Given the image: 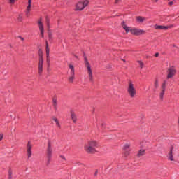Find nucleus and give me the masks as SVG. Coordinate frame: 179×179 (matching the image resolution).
<instances>
[{
	"label": "nucleus",
	"mask_w": 179,
	"mask_h": 179,
	"mask_svg": "<svg viewBox=\"0 0 179 179\" xmlns=\"http://www.w3.org/2000/svg\"><path fill=\"white\" fill-rule=\"evenodd\" d=\"M127 93L131 98H134L136 95V89L132 82H129L127 87Z\"/></svg>",
	"instance_id": "3"
},
{
	"label": "nucleus",
	"mask_w": 179,
	"mask_h": 179,
	"mask_svg": "<svg viewBox=\"0 0 179 179\" xmlns=\"http://www.w3.org/2000/svg\"><path fill=\"white\" fill-rule=\"evenodd\" d=\"M166 81L164 80V83H162L161 87V90H166Z\"/></svg>",
	"instance_id": "22"
},
{
	"label": "nucleus",
	"mask_w": 179,
	"mask_h": 179,
	"mask_svg": "<svg viewBox=\"0 0 179 179\" xmlns=\"http://www.w3.org/2000/svg\"><path fill=\"white\" fill-rule=\"evenodd\" d=\"M31 0H28V6L27 7V13H30L31 10Z\"/></svg>",
	"instance_id": "17"
},
{
	"label": "nucleus",
	"mask_w": 179,
	"mask_h": 179,
	"mask_svg": "<svg viewBox=\"0 0 179 179\" xmlns=\"http://www.w3.org/2000/svg\"><path fill=\"white\" fill-rule=\"evenodd\" d=\"M125 148H129V144H126L125 145Z\"/></svg>",
	"instance_id": "36"
},
{
	"label": "nucleus",
	"mask_w": 179,
	"mask_h": 179,
	"mask_svg": "<svg viewBox=\"0 0 179 179\" xmlns=\"http://www.w3.org/2000/svg\"><path fill=\"white\" fill-rule=\"evenodd\" d=\"M18 21L19 22H22V14H20L19 15H18Z\"/></svg>",
	"instance_id": "27"
},
{
	"label": "nucleus",
	"mask_w": 179,
	"mask_h": 179,
	"mask_svg": "<svg viewBox=\"0 0 179 179\" xmlns=\"http://www.w3.org/2000/svg\"><path fill=\"white\" fill-rule=\"evenodd\" d=\"M3 139V134H0V141Z\"/></svg>",
	"instance_id": "30"
},
{
	"label": "nucleus",
	"mask_w": 179,
	"mask_h": 179,
	"mask_svg": "<svg viewBox=\"0 0 179 179\" xmlns=\"http://www.w3.org/2000/svg\"><path fill=\"white\" fill-rule=\"evenodd\" d=\"M46 55H47V58H48V57H50V48H48V41H46Z\"/></svg>",
	"instance_id": "19"
},
{
	"label": "nucleus",
	"mask_w": 179,
	"mask_h": 179,
	"mask_svg": "<svg viewBox=\"0 0 179 179\" xmlns=\"http://www.w3.org/2000/svg\"><path fill=\"white\" fill-rule=\"evenodd\" d=\"M178 124H179V118H178Z\"/></svg>",
	"instance_id": "44"
},
{
	"label": "nucleus",
	"mask_w": 179,
	"mask_h": 179,
	"mask_svg": "<svg viewBox=\"0 0 179 179\" xmlns=\"http://www.w3.org/2000/svg\"><path fill=\"white\" fill-rule=\"evenodd\" d=\"M60 157H61V159H64V160H66L65 157H63V155H60Z\"/></svg>",
	"instance_id": "33"
},
{
	"label": "nucleus",
	"mask_w": 179,
	"mask_h": 179,
	"mask_svg": "<svg viewBox=\"0 0 179 179\" xmlns=\"http://www.w3.org/2000/svg\"><path fill=\"white\" fill-rule=\"evenodd\" d=\"M138 63L139 64L140 68L143 69L144 67V63L141 61H138Z\"/></svg>",
	"instance_id": "24"
},
{
	"label": "nucleus",
	"mask_w": 179,
	"mask_h": 179,
	"mask_svg": "<svg viewBox=\"0 0 179 179\" xmlns=\"http://www.w3.org/2000/svg\"><path fill=\"white\" fill-rule=\"evenodd\" d=\"M27 151L28 158H30L31 157V145L30 144V142H28Z\"/></svg>",
	"instance_id": "10"
},
{
	"label": "nucleus",
	"mask_w": 179,
	"mask_h": 179,
	"mask_svg": "<svg viewBox=\"0 0 179 179\" xmlns=\"http://www.w3.org/2000/svg\"><path fill=\"white\" fill-rule=\"evenodd\" d=\"M53 120L55 121V122H56V127H57L58 128L60 129L61 128V124H60L58 119L56 118V117H53Z\"/></svg>",
	"instance_id": "18"
},
{
	"label": "nucleus",
	"mask_w": 179,
	"mask_h": 179,
	"mask_svg": "<svg viewBox=\"0 0 179 179\" xmlns=\"http://www.w3.org/2000/svg\"><path fill=\"white\" fill-rule=\"evenodd\" d=\"M97 173H98V171H96L95 172V173H94V176H96Z\"/></svg>",
	"instance_id": "39"
},
{
	"label": "nucleus",
	"mask_w": 179,
	"mask_h": 179,
	"mask_svg": "<svg viewBox=\"0 0 179 179\" xmlns=\"http://www.w3.org/2000/svg\"><path fill=\"white\" fill-rule=\"evenodd\" d=\"M136 21L139 23H143L145 21H146V18L145 17H136Z\"/></svg>",
	"instance_id": "14"
},
{
	"label": "nucleus",
	"mask_w": 179,
	"mask_h": 179,
	"mask_svg": "<svg viewBox=\"0 0 179 179\" xmlns=\"http://www.w3.org/2000/svg\"><path fill=\"white\" fill-rule=\"evenodd\" d=\"M154 1V2H155V3H157L158 1H159V0H153Z\"/></svg>",
	"instance_id": "40"
},
{
	"label": "nucleus",
	"mask_w": 179,
	"mask_h": 179,
	"mask_svg": "<svg viewBox=\"0 0 179 179\" xmlns=\"http://www.w3.org/2000/svg\"><path fill=\"white\" fill-rule=\"evenodd\" d=\"M155 29H158V30H164V31L168 30V27H166V26L155 25Z\"/></svg>",
	"instance_id": "13"
},
{
	"label": "nucleus",
	"mask_w": 179,
	"mask_h": 179,
	"mask_svg": "<svg viewBox=\"0 0 179 179\" xmlns=\"http://www.w3.org/2000/svg\"><path fill=\"white\" fill-rule=\"evenodd\" d=\"M26 15H27V17H29V12H28V10H26Z\"/></svg>",
	"instance_id": "34"
},
{
	"label": "nucleus",
	"mask_w": 179,
	"mask_h": 179,
	"mask_svg": "<svg viewBox=\"0 0 179 179\" xmlns=\"http://www.w3.org/2000/svg\"><path fill=\"white\" fill-rule=\"evenodd\" d=\"M155 57H159V52L155 53Z\"/></svg>",
	"instance_id": "35"
},
{
	"label": "nucleus",
	"mask_w": 179,
	"mask_h": 179,
	"mask_svg": "<svg viewBox=\"0 0 179 179\" xmlns=\"http://www.w3.org/2000/svg\"><path fill=\"white\" fill-rule=\"evenodd\" d=\"M76 10H83L85 9V6L82 1H79L76 6Z\"/></svg>",
	"instance_id": "8"
},
{
	"label": "nucleus",
	"mask_w": 179,
	"mask_h": 179,
	"mask_svg": "<svg viewBox=\"0 0 179 179\" xmlns=\"http://www.w3.org/2000/svg\"><path fill=\"white\" fill-rule=\"evenodd\" d=\"M50 38H51V36L50 35Z\"/></svg>",
	"instance_id": "45"
},
{
	"label": "nucleus",
	"mask_w": 179,
	"mask_h": 179,
	"mask_svg": "<svg viewBox=\"0 0 179 179\" xmlns=\"http://www.w3.org/2000/svg\"><path fill=\"white\" fill-rule=\"evenodd\" d=\"M47 62H48V64L50 66V56L47 57Z\"/></svg>",
	"instance_id": "29"
},
{
	"label": "nucleus",
	"mask_w": 179,
	"mask_h": 179,
	"mask_svg": "<svg viewBox=\"0 0 179 179\" xmlns=\"http://www.w3.org/2000/svg\"><path fill=\"white\" fill-rule=\"evenodd\" d=\"M38 27H39V29L41 31V34L43 35V34L44 33V28H43V24L41 22V20H40V21H38Z\"/></svg>",
	"instance_id": "12"
},
{
	"label": "nucleus",
	"mask_w": 179,
	"mask_h": 179,
	"mask_svg": "<svg viewBox=\"0 0 179 179\" xmlns=\"http://www.w3.org/2000/svg\"><path fill=\"white\" fill-rule=\"evenodd\" d=\"M9 3H10V4H15V0H9Z\"/></svg>",
	"instance_id": "28"
},
{
	"label": "nucleus",
	"mask_w": 179,
	"mask_h": 179,
	"mask_svg": "<svg viewBox=\"0 0 179 179\" xmlns=\"http://www.w3.org/2000/svg\"><path fill=\"white\" fill-rule=\"evenodd\" d=\"M69 68L71 70V71H70V76L69 77L68 80L70 83H73V80L76 78V77H75V66L73 64H69Z\"/></svg>",
	"instance_id": "5"
},
{
	"label": "nucleus",
	"mask_w": 179,
	"mask_h": 179,
	"mask_svg": "<svg viewBox=\"0 0 179 179\" xmlns=\"http://www.w3.org/2000/svg\"><path fill=\"white\" fill-rule=\"evenodd\" d=\"M167 79L172 78L176 73V70L173 66L170 67L167 70Z\"/></svg>",
	"instance_id": "7"
},
{
	"label": "nucleus",
	"mask_w": 179,
	"mask_h": 179,
	"mask_svg": "<svg viewBox=\"0 0 179 179\" xmlns=\"http://www.w3.org/2000/svg\"><path fill=\"white\" fill-rule=\"evenodd\" d=\"M145 150L141 149L139 150L137 156H138V157H141L145 155Z\"/></svg>",
	"instance_id": "16"
},
{
	"label": "nucleus",
	"mask_w": 179,
	"mask_h": 179,
	"mask_svg": "<svg viewBox=\"0 0 179 179\" xmlns=\"http://www.w3.org/2000/svg\"><path fill=\"white\" fill-rule=\"evenodd\" d=\"M122 61H123V62H125V59H122Z\"/></svg>",
	"instance_id": "43"
},
{
	"label": "nucleus",
	"mask_w": 179,
	"mask_h": 179,
	"mask_svg": "<svg viewBox=\"0 0 179 179\" xmlns=\"http://www.w3.org/2000/svg\"><path fill=\"white\" fill-rule=\"evenodd\" d=\"M154 85L155 88L159 87V81L157 80H155Z\"/></svg>",
	"instance_id": "26"
},
{
	"label": "nucleus",
	"mask_w": 179,
	"mask_h": 179,
	"mask_svg": "<svg viewBox=\"0 0 179 179\" xmlns=\"http://www.w3.org/2000/svg\"><path fill=\"white\" fill-rule=\"evenodd\" d=\"M119 3V0H115V3L117 4Z\"/></svg>",
	"instance_id": "38"
},
{
	"label": "nucleus",
	"mask_w": 179,
	"mask_h": 179,
	"mask_svg": "<svg viewBox=\"0 0 179 179\" xmlns=\"http://www.w3.org/2000/svg\"><path fill=\"white\" fill-rule=\"evenodd\" d=\"M85 64L87 70V73L90 77V82L93 81V74L92 71V67L90 66V63H89V61H87V58H85Z\"/></svg>",
	"instance_id": "6"
},
{
	"label": "nucleus",
	"mask_w": 179,
	"mask_h": 179,
	"mask_svg": "<svg viewBox=\"0 0 179 179\" xmlns=\"http://www.w3.org/2000/svg\"><path fill=\"white\" fill-rule=\"evenodd\" d=\"M90 3V1L84 0L83 2V4L84 7L86 8V6H87Z\"/></svg>",
	"instance_id": "21"
},
{
	"label": "nucleus",
	"mask_w": 179,
	"mask_h": 179,
	"mask_svg": "<svg viewBox=\"0 0 179 179\" xmlns=\"http://www.w3.org/2000/svg\"><path fill=\"white\" fill-rule=\"evenodd\" d=\"M96 146H97L96 141L91 140L85 145L84 149L87 153L94 154V152H96L95 148Z\"/></svg>",
	"instance_id": "2"
},
{
	"label": "nucleus",
	"mask_w": 179,
	"mask_h": 179,
	"mask_svg": "<svg viewBox=\"0 0 179 179\" xmlns=\"http://www.w3.org/2000/svg\"><path fill=\"white\" fill-rule=\"evenodd\" d=\"M164 93H165V90H161V92L159 94V98H160L161 100L163 99V96L164 95Z\"/></svg>",
	"instance_id": "23"
},
{
	"label": "nucleus",
	"mask_w": 179,
	"mask_h": 179,
	"mask_svg": "<svg viewBox=\"0 0 179 179\" xmlns=\"http://www.w3.org/2000/svg\"><path fill=\"white\" fill-rule=\"evenodd\" d=\"M71 118L73 122H74V123L77 122L78 118L73 111H71Z\"/></svg>",
	"instance_id": "11"
},
{
	"label": "nucleus",
	"mask_w": 179,
	"mask_h": 179,
	"mask_svg": "<svg viewBox=\"0 0 179 179\" xmlns=\"http://www.w3.org/2000/svg\"><path fill=\"white\" fill-rule=\"evenodd\" d=\"M44 62L43 59H39L38 62V73L41 74L43 72Z\"/></svg>",
	"instance_id": "9"
},
{
	"label": "nucleus",
	"mask_w": 179,
	"mask_h": 179,
	"mask_svg": "<svg viewBox=\"0 0 179 179\" xmlns=\"http://www.w3.org/2000/svg\"><path fill=\"white\" fill-rule=\"evenodd\" d=\"M57 106V101L56 99H53V106H55V108H56Z\"/></svg>",
	"instance_id": "25"
},
{
	"label": "nucleus",
	"mask_w": 179,
	"mask_h": 179,
	"mask_svg": "<svg viewBox=\"0 0 179 179\" xmlns=\"http://www.w3.org/2000/svg\"><path fill=\"white\" fill-rule=\"evenodd\" d=\"M38 55H39V60H43V54L41 49H40L38 51Z\"/></svg>",
	"instance_id": "20"
},
{
	"label": "nucleus",
	"mask_w": 179,
	"mask_h": 179,
	"mask_svg": "<svg viewBox=\"0 0 179 179\" xmlns=\"http://www.w3.org/2000/svg\"><path fill=\"white\" fill-rule=\"evenodd\" d=\"M53 149H52V142L49 140L48 142L47 147V157H48V164H50L52 156Z\"/></svg>",
	"instance_id": "4"
},
{
	"label": "nucleus",
	"mask_w": 179,
	"mask_h": 179,
	"mask_svg": "<svg viewBox=\"0 0 179 179\" xmlns=\"http://www.w3.org/2000/svg\"><path fill=\"white\" fill-rule=\"evenodd\" d=\"M47 24H48V28L50 27V25H49V21H48V20H47Z\"/></svg>",
	"instance_id": "37"
},
{
	"label": "nucleus",
	"mask_w": 179,
	"mask_h": 179,
	"mask_svg": "<svg viewBox=\"0 0 179 179\" xmlns=\"http://www.w3.org/2000/svg\"><path fill=\"white\" fill-rule=\"evenodd\" d=\"M173 5V1L169 2V6H171Z\"/></svg>",
	"instance_id": "32"
},
{
	"label": "nucleus",
	"mask_w": 179,
	"mask_h": 179,
	"mask_svg": "<svg viewBox=\"0 0 179 179\" xmlns=\"http://www.w3.org/2000/svg\"><path fill=\"white\" fill-rule=\"evenodd\" d=\"M20 38L22 41H24V38H22V37H20Z\"/></svg>",
	"instance_id": "42"
},
{
	"label": "nucleus",
	"mask_w": 179,
	"mask_h": 179,
	"mask_svg": "<svg viewBox=\"0 0 179 179\" xmlns=\"http://www.w3.org/2000/svg\"><path fill=\"white\" fill-rule=\"evenodd\" d=\"M41 37H42V38L44 37V33H43V34H41Z\"/></svg>",
	"instance_id": "41"
},
{
	"label": "nucleus",
	"mask_w": 179,
	"mask_h": 179,
	"mask_svg": "<svg viewBox=\"0 0 179 179\" xmlns=\"http://www.w3.org/2000/svg\"><path fill=\"white\" fill-rule=\"evenodd\" d=\"M173 146L171 147V151L169 154V159L171 160V161H173Z\"/></svg>",
	"instance_id": "15"
},
{
	"label": "nucleus",
	"mask_w": 179,
	"mask_h": 179,
	"mask_svg": "<svg viewBox=\"0 0 179 179\" xmlns=\"http://www.w3.org/2000/svg\"><path fill=\"white\" fill-rule=\"evenodd\" d=\"M174 26L173 24L170 25V26H166V27H168V29H171L173 28Z\"/></svg>",
	"instance_id": "31"
},
{
	"label": "nucleus",
	"mask_w": 179,
	"mask_h": 179,
	"mask_svg": "<svg viewBox=\"0 0 179 179\" xmlns=\"http://www.w3.org/2000/svg\"><path fill=\"white\" fill-rule=\"evenodd\" d=\"M122 27H123V29L125 31L127 34L130 32L131 34L135 36H141L145 34V31L137 28H129L126 24L125 22L123 21L122 22Z\"/></svg>",
	"instance_id": "1"
}]
</instances>
